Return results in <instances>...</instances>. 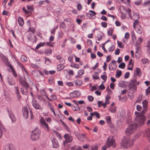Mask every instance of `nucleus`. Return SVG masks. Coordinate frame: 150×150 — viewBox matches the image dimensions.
<instances>
[{
  "instance_id": "f257e3e1",
  "label": "nucleus",
  "mask_w": 150,
  "mask_h": 150,
  "mask_svg": "<svg viewBox=\"0 0 150 150\" xmlns=\"http://www.w3.org/2000/svg\"><path fill=\"white\" fill-rule=\"evenodd\" d=\"M146 120V118L144 115L141 114L137 115L134 119L136 123L130 125L125 130L126 135L129 136L133 134L139 126H142L144 124Z\"/></svg>"
},
{
  "instance_id": "f03ea898",
  "label": "nucleus",
  "mask_w": 150,
  "mask_h": 150,
  "mask_svg": "<svg viewBox=\"0 0 150 150\" xmlns=\"http://www.w3.org/2000/svg\"><path fill=\"white\" fill-rule=\"evenodd\" d=\"M135 139H131L129 138L124 137L121 143V146L124 148L127 149L133 146Z\"/></svg>"
},
{
  "instance_id": "7ed1b4c3",
  "label": "nucleus",
  "mask_w": 150,
  "mask_h": 150,
  "mask_svg": "<svg viewBox=\"0 0 150 150\" xmlns=\"http://www.w3.org/2000/svg\"><path fill=\"white\" fill-rule=\"evenodd\" d=\"M64 137L65 139V141L64 142L62 147L64 150H68L69 148V146L67 144V143L72 141V137L67 134H65L64 135Z\"/></svg>"
},
{
  "instance_id": "20e7f679",
  "label": "nucleus",
  "mask_w": 150,
  "mask_h": 150,
  "mask_svg": "<svg viewBox=\"0 0 150 150\" xmlns=\"http://www.w3.org/2000/svg\"><path fill=\"white\" fill-rule=\"evenodd\" d=\"M40 131L38 129H35L32 132L30 139L33 141H35L38 140L40 137Z\"/></svg>"
},
{
  "instance_id": "39448f33",
  "label": "nucleus",
  "mask_w": 150,
  "mask_h": 150,
  "mask_svg": "<svg viewBox=\"0 0 150 150\" xmlns=\"http://www.w3.org/2000/svg\"><path fill=\"white\" fill-rule=\"evenodd\" d=\"M106 145L108 147L110 146H112L114 148L115 147L116 145L115 141L112 137L110 136L108 138Z\"/></svg>"
},
{
  "instance_id": "423d86ee",
  "label": "nucleus",
  "mask_w": 150,
  "mask_h": 150,
  "mask_svg": "<svg viewBox=\"0 0 150 150\" xmlns=\"http://www.w3.org/2000/svg\"><path fill=\"white\" fill-rule=\"evenodd\" d=\"M32 105L33 107L37 110H42V108L41 106L40 105L36 100L33 99L32 102Z\"/></svg>"
},
{
  "instance_id": "0eeeda50",
  "label": "nucleus",
  "mask_w": 150,
  "mask_h": 150,
  "mask_svg": "<svg viewBox=\"0 0 150 150\" xmlns=\"http://www.w3.org/2000/svg\"><path fill=\"white\" fill-rule=\"evenodd\" d=\"M40 125L44 128H45L47 131L50 130V127L44 118L41 117L40 120Z\"/></svg>"
},
{
  "instance_id": "6e6552de",
  "label": "nucleus",
  "mask_w": 150,
  "mask_h": 150,
  "mask_svg": "<svg viewBox=\"0 0 150 150\" xmlns=\"http://www.w3.org/2000/svg\"><path fill=\"white\" fill-rule=\"evenodd\" d=\"M116 62L115 60L112 61L109 65V68L110 70L113 71L116 68L117 65H116Z\"/></svg>"
},
{
  "instance_id": "1a4fd4ad",
  "label": "nucleus",
  "mask_w": 150,
  "mask_h": 150,
  "mask_svg": "<svg viewBox=\"0 0 150 150\" xmlns=\"http://www.w3.org/2000/svg\"><path fill=\"white\" fill-rule=\"evenodd\" d=\"M7 111L8 115L11 119L12 122H15L16 121V119L13 112L11 110H7Z\"/></svg>"
},
{
  "instance_id": "9d476101",
  "label": "nucleus",
  "mask_w": 150,
  "mask_h": 150,
  "mask_svg": "<svg viewBox=\"0 0 150 150\" xmlns=\"http://www.w3.org/2000/svg\"><path fill=\"white\" fill-rule=\"evenodd\" d=\"M69 95L71 98H76L79 97L81 95V93L79 91H75L71 93Z\"/></svg>"
},
{
  "instance_id": "9b49d317",
  "label": "nucleus",
  "mask_w": 150,
  "mask_h": 150,
  "mask_svg": "<svg viewBox=\"0 0 150 150\" xmlns=\"http://www.w3.org/2000/svg\"><path fill=\"white\" fill-rule=\"evenodd\" d=\"M21 84L23 86L24 88H29V86L28 83L26 81L25 79L21 78L19 79Z\"/></svg>"
},
{
  "instance_id": "f8f14e48",
  "label": "nucleus",
  "mask_w": 150,
  "mask_h": 150,
  "mask_svg": "<svg viewBox=\"0 0 150 150\" xmlns=\"http://www.w3.org/2000/svg\"><path fill=\"white\" fill-rule=\"evenodd\" d=\"M139 18V16L137 14H136L134 16L133 19L134 20V21L133 22V26L134 28H135V26L139 23V22L138 20Z\"/></svg>"
},
{
  "instance_id": "ddd939ff",
  "label": "nucleus",
  "mask_w": 150,
  "mask_h": 150,
  "mask_svg": "<svg viewBox=\"0 0 150 150\" xmlns=\"http://www.w3.org/2000/svg\"><path fill=\"white\" fill-rule=\"evenodd\" d=\"M110 103L109 101L105 100V103H102V101H98V108H100L102 105L103 106L104 108L106 107V105Z\"/></svg>"
},
{
  "instance_id": "4468645a",
  "label": "nucleus",
  "mask_w": 150,
  "mask_h": 150,
  "mask_svg": "<svg viewBox=\"0 0 150 150\" xmlns=\"http://www.w3.org/2000/svg\"><path fill=\"white\" fill-rule=\"evenodd\" d=\"M23 115L25 118H27L28 116V108L25 107H23L22 109Z\"/></svg>"
},
{
  "instance_id": "2eb2a0df",
  "label": "nucleus",
  "mask_w": 150,
  "mask_h": 150,
  "mask_svg": "<svg viewBox=\"0 0 150 150\" xmlns=\"http://www.w3.org/2000/svg\"><path fill=\"white\" fill-rule=\"evenodd\" d=\"M7 66H8L11 69V72L13 74L14 76L15 77H17V75L16 73V72L15 70L14 69L13 67L12 66L11 64L10 63V62H9L7 64Z\"/></svg>"
},
{
  "instance_id": "dca6fc26",
  "label": "nucleus",
  "mask_w": 150,
  "mask_h": 150,
  "mask_svg": "<svg viewBox=\"0 0 150 150\" xmlns=\"http://www.w3.org/2000/svg\"><path fill=\"white\" fill-rule=\"evenodd\" d=\"M53 148H57L59 146V143L57 140L55 138H53L51 139Z\"/></svg>"
},
{
  "instance_id": "f3484780",
  "label": "nucleus",
  "mask_w": 150,
  "mask_h": 150,
  "mask_svg": "<svg viewBox=\"0 0 150 150\" xmlns=\"http://www.w3.org/2000/svg\"><path fill=\"white\" fill-rule=\"evenodd\" d=\"M142 103L143 107V110H144L145 112H146L147 108L148 102L146 100H145L142 101Z\"/></svg>"
},
{
  "instance_id": "a211bd4d",
  "label": "nucleus",
  "mask_w": 150,
  "mask_h": 150,
  "mask_svg": "<svg viewBox=\"0 0 150 150\" xmlns=\"http://www.w3.org/2000/svg\"><path fill=\"white\" fill-rule=\"evenodd\" d=\"M134 74L136 76H140L142 74V72L141 69L138 68H136L134 71Z\"/></svg>"
},
{
  "instance_id": "6ab92c4d",
  "label": "nucleus",
  "mask_w": 150,
  "mask_h": 150,
  "mask_svg": "<svg viewBox=\"0 0 150 150\" xmlns=\"http://www.w3.org/2000/svg\"><path fill=\"white\" fill-rule=\"evenodd\" d=\"M20 88V91L21 93L23 94L26 95L28 93V88Z\"/></svg>"
},
{
  "instance_id": "aec40b11",
  "label": "nucleus",
  "mask_w": 150,
  "mask_h": 150,
  "mask_svg": "<svg viewBox=\"0 0 150 150\" xmlns=\"http://www.w3.org/2000/svg\"><path fill=\"white\" fill-rule=\"evenodd\" d=\"M35 29L34 28L30 27L28 30L27 31L26 33L27 34H33L35 32Z\"/></svg>"
},
{
  "instance_id": "412c9836",
  "label": "nucleus",
  "mask_w": 150,
  "mask_h": 150,
  "mask_svg": "<svg viewBox=\"0 0 150 150\" xmlns=\"http://www.w3.org/2000/svg\"><path fill=\"white\" fill-rule=\"evenodd\" d=\"M144 135L146 137H150V128H148L144 133Z\"/></svg>"
},
{
  "instance_id": "4be33fe9",
  "label": "nucleus",
  "mask_w": 150,
  "mask_h": 150,
  "mask_svg": "<svg viewBox=\"0 0 150 150\" xmlns=\"http://www.w3.org/2000/svg\"><path fill=\"white\" fill-rule=\"evenodd\" d=\"M6 150H15V148L12 144H8L6 146Z\"/></svg>"
},
{
  "instance_id": "5701e85b",
  "label": "nucleus",
  "mask_w": 150,
  "mask_h": 150,
  "mask_svg": "<svg viewBox=\"0 0 150 150\" xmlns=\"http://www.w3.org/2000/svg\"><path fill=\"white\" fill-rule=\"evenodd\" d=\"M65 66L62 64H58L57 66V70L58 71L62 70L64 68Z\"/></svg>"
},
{
  "instance_id": "b1692460",
  "label": "nucleus",
  "mask_w": 150,
  "mask_h": 150,
  "mask_svg": "<svg viewBox=\"0 0 150 150\" xmlns=\"http://www.w3.org/2000/svg\"><path fill=\"white\" fill-rule=\"evenodd\" d=\"M129 87L130 89H132L133 91H136L137 90V86L136 84L130 83L129 85Z\"/></svg>"
},
{
  "instance_id": "393cba45",
  "label": "nucleus",
  "mask_w": 150,
  "mask_h": 150,
  "mask_svg": "<svg viewBox=\"0 0 150 150\" xmlns=\"http://www.w3.org/2000/svg\"><path fill=\"white\" fill-rule=\"evenodd\" d=\"M0 57L3 62H6L8 61V58L1 53H0Z\"/></svg>"
},
{
  "instance_id": "a878e982",
  "label": "nucleus",
  "mask_w": 150,
  "mask_h": 150,
  "mask_svg": "<svg viewBox=\"0 0 150 150\" xmlns=\"http://www.w3.org/2000/svg\"><path fill=\"white\" fill-rule=\"evenodd\" d=\"M18 21L20 26H22L23 25L24 20L21 17H19L18 19Z\"/></svg>"
},
{
  "instance_id": "bb28decb",
  "label": "nucleus",
  "mask_w": 150,
  "mask_h": 150,
  "mask_svg": "<svg viewBox=\"0 0 150 150\" xmlns=\"http://www.w3.org/2000/svg\"><path fill=\"white\" fill-rule=\"evenodd\" d=\"M74 82L76 85L79 86H81L82 84V81L79 80H75Z\"/></svg>"
},
{
  "instance_id": "cd10ccee",
  "label": "nucleus",
  "mask_w": 150,
  "mask_h": 150,
  "mask_svg": "<svg viewBox=\"0 0 150 150\" xmlns=\"http://www.w3.org/2000/svg\"><path fill=\"white\" fill-rule=\"evenodd\" d=\"M122 74V72L121 71L118 70L116 72L115 75V77L116 78H118L121 76Z\"/></svg>"
},
{
  "instance_id": "c85d7f7f",
  "label": "nucleus",
  "mask_w": 150,
  "mask_h": 150,
  "mask_svg": "<svg viewBox=\"0 0 150 150\" xmlns=\"http://www.w3.org/2000/svg\"><path fill=\"white\" fill-rule=\"evenodd\" d=\"M90 115L92 116H93L94 115H96L97 118H99L100 115L97 112L95 111L94 112L91 113L90 114Z\"/></svg>"
},
{
  "instance_id": "c756f323",
  "label": "nucleus",
  "mask_w": 150,
  "mask_h": 150,
  "mask_svg": "<svg viewBox=\"0 0 150 150\" xmlns=\"http://www.w3.org/2000/svg\"><path fill=\"white\" fill-rule=\"evenodd\" d=\"M142 99V96L139 95L137 98V100L134 103V105H135L137 103L140 102Z\"/></svg>"
},
{
  "instance_id": "7c9ffc66",
  "label": "nucleus",
  "mask_w": 150,
  "mask_h": 150,
  "mask_svg": "<svg viewBox=\"0 0 150 150\" xmlns=\"http://www.w3.org/2000/svg\"><path fill=\"white\" fill-rule=\"evenodd\" d=\"M52 52V50L51 49H47L45 51V54L47 55H49Z\"/></svg>"
},
{
  "instance_id": "2f4dec72",
  "label": "nucleus",
  "mask_w": 150,
  "mask_h": 150,
  "mask_svg": "<svg viewBox=\"0 0 150 150\" xmlns=\"http://www.w3.org/2000/svg\"><path fill=\"white\" fill-rule=\"evenodd\" d=\"M45 43L44 42H40L37 45L36 47H35V49L36 50H38V49L39 48H40L41 47L43 46L44 45H45Z\"/></svg>"
},
{
  "instance_id": "473e14b6",
  "label": "nucleus",
  "mask_w": 150,
  "mask_h": 150,
  "mask_svg": "<svg viewBox=\"0 0 150 150\" xmlns=\"http://www.w3.org/2000/svg\"><path fill=\"white\" fill-rule=\"evenodd\" d=\"M72 109L74 111H79L80 110V108L78 105L73 106L72 107Z\"/></svg>"
},
{
  "instance_id": "72a5a7b5",
  "label": "nucleus",
  "mask_w": 150,
  "mask_h": 150,
  "mask_svg": "<svg viewBox=\"0 0 150 150\" xmlns=\"http://www.w3.org/2000/svg\"><path fill=\"white\" fill-rule=\"evenodd\" d=\"M109 110L112 113H115L116 111V108L113 106H110Z\"/></svg>"
},
{
  "instance_id": "f704fd0d",
  "label": "nucleus",
  "mask_w": 150,
  "mask_h": 150,
  "mask_svg": "<svg viewBox=\"0 0 150 150\" xmlns=\"http://www.w3.org/2000/svg\"><path fill=\"white\" fill-rule=\"evenodd\" d=\"M147 48L148 53L150 54V41L147 43Z\"/></svg>"
},
{
  "instance_id": "c9c22d12",
  "label": "nucleus",
  "mask_w": 150,
  "mask_h": 150,
  "mask_svg": "<svg viewBox=\"0 0 150 150\" xmlns=\"http://www.w3.org/2000/svg\"><path fill=\"white\" fill-rule=\"evenodd\" d=\"M141 62L143 64H146L147 63H148L149 61V60L146 58H143L142 59Z\"/></svg>"
},
{
  "instance_id": "e433bc0d",
  "label": "nucleus",
  "mask_w": 150,
  "mask_h": 150,
  "mask_svg": "<svg viewBox=\"0 0 150 150\" xmlns=\"http://www.w3.org/2000/svg\"><path fill=\"white\" fill-rule=\"evenodd\" d=\"M142 2V0H135L134 1V4L137 5H140Z\"/></svg>"
},
{
  "instance_id": "4c0bfd02",
  "label": "nucleus",
  "mask_w": 150,
  "mask_h": 150,
  "mask_svg": "<svg viewBox=\"0 0 150 150\" xmlns=\"http://www.w3.org/2000/svg\"><path fill=\"white\" fill-rule=\"evenodd\" d=\"M111 117L110 116H106L105 117L106 120L108 123H110L111 121Z\"/></svg>"
},
{
  "instance_id": "58836bf2",
  "label": "nucleus",
  "mask_w": 150,
  "mask_h": 150,
  "mask_svg": "<svg viewBox=\"0 0 150 150\" xmlns=\"http://www.w3.org/2000/svg\"><path fill=\"white\" fill-rule=\"evenodd\" d=\"M21 59L23 62H26L27 61V57L24 55H22L21 56Z\"/></svg>"
},
{
  "instance_id": "ea45409f",
  "label": "nucleus",
  "mask_w": 150,
  "mask_h": 150,
  "mask_svg": "<svg viewBox=\"0 0 150 150\" xmlns=\"http://www.w3.org/2000/svg\"><path fill=\"white\" fill-rule=\"evenodd\" d=\"M113 29L112 28H110L108 31V34L109 36H111L112 35Z\"/></svg>"
},
{
  "instance_id": "a19ab883",
  "label": "nucleus",
  "mask_w": 150,
  "mask_h": 150,
  "mask_svg": "<svg viewBox=\"0 0 150 150\" xmlns=\"http://www.w3.org/2000/svg\"><path fill=\"white\" fill-rule=\"evenodd\" d=\"M89 12L92 13L93 15L91 13H88V14L90 15L92 17L93 16H94V18L95 17V16L96 15V13L94 11L92 10H89Z\"/></svg>"
},
{
  "instance_id": "79ce46f5",
  "label": "nucleus",
  "mask_w": 150,
  "mask_h": 150,
  "mask_svg": "<svg viewBox=\"0 0 150 150\" xmlns=\"http://www.w3.org/2000/svg\"><path fill=\"white\" fill-rule=\"evenodd\" d=\"M60 122H61L62 125L67 129V130L68 131V129H69L68 126L66 124L62 121V120H60Z\"/></svg>"
},
{
  "instance_id": "37998d69",
  "label": "nucleus",
  "mask_w": 150,
  "mask_h": 150,
  "mask_svg": "<svg viewBox=\"0 0 150 150\" xmlns=\"http://www.w3.org/2000/svg\"><path fill=\"white\" fill-rule=\"evenodd\" d=\"M125 64L124 63H121L119 65V67L122 69L125 68Z\"/></svg>"
},
{
  "instance_id": "c03bdc74",
  "label": "nucleus",
  "mask_w": 150,
  "mask_h": 150,
  "mask_svg": "<svg viewBox=\"0 0 150 150\" xmlns=\"http://www.w3.org/2000/svg\"><path fill=\"white\" fill-rule=\"evenodd\" d=\"M46 103L47 104V107L50 108V110L53 108V106L49 101H47Z\"/></svg>"
},
{
  "instance_id": "a18cd8bd",
  "label": "nucleus",
  "mask_w": 150,
  "mask_h": 150,
  "mask_svg": "<svg viewBox=\"0 0 150 150\" xmlns=\"http://www.w3.org/2000/svg\"><path fill=\"white\" fill-rule=\"evenodd\" d=\"M33 34H31L30 35L28 34V35L27 36L28 38L30 41H33V38L32 36Z\"/></svg>"
},
{
  "instance_id": "49530a36",
  "label": "nucleus",
  "mask_w": 150,
  "mask_h": 150,
  "mask_svg": "<svg viewBox=\"0 0 150 150\" xmlns=\"http://www.w3.org/2000/svg\"><path fill=\"white\" fill-rule=\"evenodd\" d=\"M27 8L28 10H29L30 11L32 12V11H33V6H29V5H27Z\"/></svg>"
},
{
  "instance_id": "de8ad7c7",
  "label": "nucleus",
  "mask_w": 150,
  "mask_h": 150,
  "mask_svg": "<svg viewBox=\"0 0 150 150\" xmlns=\"http://www.w3.org/2000/svg\"><path fill=\"white\" fill-rule=\"evenodd\" d=\"M128 95L129 98L130 99H132L134 98V96L132 93H129Z\"/></svg>"
},
{
  "instance_id": "09e8293b",
  "label": "nucleus",
  "mask_w": 150,
  "mask_h": 150,
  "mask_svg": "<svg viewBox=\"0 0 150 150\" xmlns=\"http://www.w3.org/2000/svg\"><path fill=\"white\" fill-rule=\"evenodd\" d=\"M84 72V71L83 69L80 70L78 71V74L80 76L83 75Z\"/></svg>"
},
{
  "instance_id": "8fccbe9b",
  "label": "nucleus",
  "mask_w": 150,
  "mask_h": 150,
  "mask_svg": "<svg viewBox=\"0 0 150 150\" xmlns=\"http://www.w3.org/2000/svg\"><path fill=\"white\" fill-rule=\"evenodd\" d=\"M117 43L119 47L121 48H123L124 47V45H122V42L118 41H117Z\"/></svg>"
},
{
  "instance_id": "3c124183",
  "label": "nucleus",
  "mask_w": 150,
  "mask_h": 150,
  "mask_svg": "<svg viewBox=\"0 0 150 150\" xmlns=\"http://www.w3.org/2000/svg\"><path fill=\"white\" fill-rule=\"evenodd\" d=\"M115 48V47L114 45H112L111 46L109 49V52H112Z\"/></svg>"
},
{
  "instance_id": "603ef678",
  "label": "nucleus",
  "mask_w": 150,
  "mask_h": 150,
  "mask_svg": "<svg viewBox=\"0 0 150 150\" xmlns=\"http://www.w3.org/2000/svg\"><path fill=\"white\" fill-rule=\"evenodd\" d=\"M59 62L61 63L60 64H63L65 63V60L63 58H62L59 60Z\"/></svg>"
},
{
  "instance_id": "864d4df0",
  "label": "nucleus",
  "mask_w": 150,
  "mask_h": 150,
  "mask_svg": "<svg viewBox=\"0 0 150 150\" xmlns=\"http://www.w3.org/2000/svg\"><path fill=\"white\" fill-rule=\"evenodd\" d=\"M77 9L79 11L81 10L82 9V6L80 4H79L77 6Z\"/></svg>"
},
{
  "instance_id": "5fc2aeb1",
  "label": "nucleus",
  "mask_w": 150,
  "mask_h": 150,
  "mask_svg": "<svg viewBox=\"0 0 150 150\" xmlns=\"http://www.w3.org/2000/svg\"><path fill=\"white\" fill-rule=\"evenodd\" d=\"M146 95L147 96L150 94V87H149L146 90Z\"/></svg>"
},
{
  "instance_id": "6e6d98bb",
  "label": "nucleus",
  "mask_w": 150,
  "mask_h": 150,
  "mask_svg": "<svg viewBox=\"0 0 150 150\" xmlns=\"http://www.w3.org/2000/svg\"><path fill=\"white\" fill-rule=\"evenodd\" d=\"M73 56L72 55H70L68 58V60L71 63H72V60L73 59Z\"/></svg>"
},
{
  "instance_id": "4d7b16f0",
  "label": "nucleus",
  "mask_w": 150,
  "mask_h": 150,
  "mask_svg": "<svg viewBox=\"0 0 150 150\" xmlns=\"http://www.w3.org/2000/svg\"><path fill=\"white\" fill-rule=\"evenodd\" d=\"M88 99L90 102H92L93 101L94 98L93 97L91 96H88Z\"/></svg>"
},
{
  "instance_id": "13d9d810",
  "label": "nucleus",
  "mask_w": 150,
  "mask_h": 150,
  "mask_svg": "<svg viewBox=\"0 0 150 150\" xmlns=\"http://www.w3.org/2000/svg\"><path fill=\"white\" fill-rule=\"evenodd\" d=\"M45 64L48 65L50 64V62L49 59L45 57Z\"/></svg>"
},
{
  "instance_id": "bf43d9fd",
  "label": "nucleus",
  "mask_w": 150,
  "mask_h": 150,
  "mask_svg": "<svg viewBox=\"0 0 150 150\" xmlns=\"http://www.w3.org/2000/svg\"><path fill=\"white\" fill-rule=\"evenodd\" d=\"M101 26L104 28H106L107 25V23L105 22H102L101 23Z\"/></svg>"
},
{
  "instance_id": "052dcab7",
  "label": "nucleus",
  "mask_w": 150,
  "mask_h": 150,
  "mask_svg": "<svg viewBox=\"0 0 150 150\" xmlns=\"http://www.w3.org/2000/svg\"><path fill=\"white\" fill-rule=\"evenodd\" d=\"M127 12L128 13V15L129 16L130 18L131 19L132 18V17L131 16V10L130 9H128L127 11Z\"/></svg>"
},
{
  "instance_id": "680f3d73",
  "label": "nucleus",
  "mask_w": 150,
  "mask_h": 150,
  "mask_svg": "<svg viewBox=\"0 0 150 150\" xmlns=\"http://www.w3.org/2000/svg\"><path fill=\"white\" fill-rule=\"evenodd\" d=\"M55 133H56V134L57 135V136L60 139H61L62 138V136L61 135L57 132H55Z\"/></svg>"
},
{
  "instance_id": "e2e57ef3",
  "label": "nucleus",
  "mask_w": 150,
  "mask_h": 150,
  "mask_svg": "<svg viewBox=\"0 0 150 150\" xmlns=\"http://www.w3.org/2000/svg\"><path fill=\"white\" fill-rule=\"evenodd\" d=\"M101 78L105 81L107 80V77L104 75L101 76Z\"/></svg>"
},
{
  "instance_id": "0e129e2a",
  "label": "nucleus",
  "mask_w": 150,
  "mask_h": 150,
  "mask_svg": "<svg viewBox=\"0 0 150 150\" xmlns=\"http://www.w3.org/2000/svg\"><path fill=\"white\" fill-rule=\"evenodd\" d=\"M129 76V72H126L125 75L124 77L125 79L128 78Z\"/></svg>"
},
{
  "instance_id": "69168bd1",
  "label": "nucleus",
  "mask_w": 150,
  "mask_h": 150,
  "mask_svg": "<svg viewBox=\"0 0 150 150\" xmlns=\"http://www.w3.org/2000/svg\"><path fill=\"white\" fill-rule=\"evenodd\" d=\"M120 50L119 49H117L115 50V54L116 55H118L120 53Z\"/></svg>"
},
{
  "instance_id": "338daca9",
  "label": "nucleus",
  "mask_w": 150,
  "mask_h": 150,
  "mask_svg": "<svg viewBox=\"0 0 150 150\" xmlns=\"http://www.w3.org/2000/svg\"><path fill=\"white\" fill-rule=\"evenodd\" d=\"M86 108L89 112H91L93 111L92 108L90 106H87Z\"/></svg>"
},
{
  "instance_id": "774afa93",
  "label": "nucleus",
  "mask_w": 150,
  "mask_h": 150,
  "mask_svg": "<svg viewBox=\"0 0 150 150\" xmlns=\"http://www.w3.org/2000/svg\"><path fill=\"white\" fill-rule=\"evenodd\" d=\"M129 37V34L128 33H126L125 34V38L126 39H128Z\"/></svg>"
}]
</instances>
